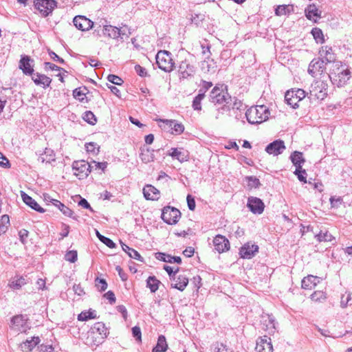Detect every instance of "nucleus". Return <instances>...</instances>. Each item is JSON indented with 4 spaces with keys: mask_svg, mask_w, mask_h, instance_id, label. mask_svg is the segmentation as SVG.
I'll use <instances>...</instances> for the list:
<instances>
[{
    "mask_svg": "<svg viewBox=\"0 0 352 352\" xmlns=\"http://www.w3.org/2000/svg\"><path fill=\"white\" fill-rule=\"evenodd\" d=\"M161 282L155 276H150L146 280V287L151 293H155L158 289Z\"/></svg>",
    "mask_w": 352,
    "mask_h": 352,
    "instance_id": "35",
    "label": "nucleus"
},
{
    "mask_svg": "<svg viewBox=\"0 0 352 352\" xmlns=\"http://www.w3.org/2000/svg\"><path fill=\"white\" fill-rule=\"evenodd\" d=\"M326 294L322 291H316L311 295L312 300L318 302L326 299Z\"/></svg>",
    "mask_w": 352,
    "mask_h": 352,
    "instance_id": "54",
    "label": "nucleus"
},
{
    "mask_svg": "<svg viewBox=\"0 0 352 352\" xmlns=\"http://www.w3.org/2000/svg\"><path fill=\"white\" fill-rule=\"evenodd\" d=\"M107 80L109 82L116 85H121L124 82L120 77L114 74H109L107 76Z\"/></svg>",
    "mask_w": 352,
    "mask_h": 352,
    "instance_id": "57",
    "label": "nucleus"
},
{
    "mask_svg": "<svg viewBox=\"0 0 352 352\" xmlns=\"http://www.w3.org/2000/svg\"><path fill=\"white\" fill-rule=\"evenodd\" d=\"M38 160L42 163H50L51 162L55 161L54 151L50 148H45L44 153L38 157Z\"/></svg>",
    "mask_w": 352,
    "mask_h": 352,
    "instance_id": "31",
    "label": "nucleus"
},
{
    "mask_svg": "<svg viewBox=\"0 0 352 352\" xmlns=\"http://www.w3.org/2000/svg\"><path fill=\"white\" fill-rule=\"evenodd\" d=\"M305 96V91L301 89L287 91L285 95V100L287 104L290 105L293 109H296L298 107V102L302 100Z\"/></svg>",
    "mask_w": 352,
    "mask_h": 352,
    "instance_id": "6",
    "label": "nucleus"
},
{
    "mask_svg": "<svg viewBox=\"0 0 352 352\" xmlns=\"http://www.w3.org/2000/svg\"><path fill=\"white\" fill-rule=\"evenodd\" d=\"M96 236L101 242L109 248H116V243L111 239L102 235L98 230H96Z\"/></svg>",
    "mask_w": 352,
    "mask_h": 352,
    "instance_id": "45",
    "label": "nucleus"
},
{
    "mask_svg": "<svg viewBox=\"0 0 352 352\" xmlns=\"http://www.w3.org/2000/svg\"><path fill=\"white\" fill-rule=\"evenodd\" d=\"M285 149V143L281 140H275L270 143L265 148V151L270 155L275 156L281 154Z\"/></svg>",
    "mask_w": 352,
    "mask_h": 352,
    "instance_id": "15",
    "label": "nucleus"
},
{
    "mask_svg": "<svg viewBox=\"0 0 352 352\" xmlns=\"http://www.w3.org/2000/svg\"><path fill=\"white\" fill-rule=\"evenodd\" d=\"M76 197L79 199V201H78V206L82 207L83 208L89 209L91 212H94L93 208L91 207L87 199L82 198L80 195H78Z\"/></svg>",
    "mask_w": 352,
    "mask_h": 352,
    "instance_id": "58",
    "label": "nucleus"
},
{
    "mask_svg": "<svg viewBox=\"0 0 352 352\" xmlns=\"http://www.w3.org/2000/svg\"><path fill=\"white\" fill-rule=\"evenodd\" d=\"M320 55L324 56L325 63H331L334 60V55L332 52V48L329 46L322 47L320 52Z\"/></svg>",
    "mask_w": 352,
    "mask_h": 352,
    "instance_id": "38",
    "label": "nucleus"
},
{
    "mask_svg": "<svg viewBox=\"0 0 352 352\" xmlns=\"http://www.w3.org/2000/svg\"><path fill=\"white\" fill-rule=\"evenodd\" d=\"M344 68L342 67L340 62H336L333 64L331 71L329 74L331 80L337 81V76L342 72Z\"/></svg>",
    "mask_w": 352,
    "mask_h": 352,
    "instance_id": "37",
    "label": "nucleus"
},
{
    "mask_svg": "<svg viewBox=\"0 0 352 352\" xmlns=\"http://www.w3.org/2000/svg\"><path fill=\"white\" fill-rule=\"evenodd\" d=\"M32 79L36 85H42L43 88L47 87L52 82V79L45 74L36 73L32 75Z\"/></svg>",
    "mask_w": 352,
    "mask_h": 352,
    "instance_id": "24",
    "label": "nucleus"
},
{
    "mask_svg": "<svg viewBox=\"0 0 352 352\" xmlns=\"http://www.w3.org/2000/svg\"><path fill=\"white\" fill-rule=\"evenodd\" d=\"M320 281V278L318 276L309 275L305 277L301 282L302 288L305 289H311L315 287Z\"/></svg>",
    "mask_w": 352,
    "mask_h": 352,
    "instance_id": "22",
    "label": "nucleus"
},
{
    "mask_svg": "<svg viewBox=\"0 0 352 352\" xmlns=\"http://www.w3.org/2000/svg\"><path fill=\"white\" fill-rule=\"evenodd\" d=\"M214 249L219 252L222 253L230 249V242L224 236L218 234L213 239Z\"/></svg>",
    "mask_w": 352,
    "mask_h": 352,
    "instance_id": "17",
    "label": "nucleus"
},
{
    "mask_svg": "<svg viewBox=\"0 0 352 352\" xmlns=\"http://www.w3.org/2000/svg\"><path fill=\"white\" fill-rule=\"evenodd\" d=\"M195 72V65L188 59L182 61L179 65L178 72L180 79L191 78L194 76Z\"/></svg>",
    "mask_w": 352,
    "mask_h": 352,
    "instance_id": "8",
    "label": "nucleus"
},
{
    "mask_svg": "<svg viewBox=\"0 0 352 352\" xmlns=\"http://www.w3.org/2000/svg\"><path fill=\"white\" fill-rule=\"evenodd\" d=\"M247 206L252 213L256 214H262L265 208V204L263 201L256 197H250L248 198Z\"/></svg>",
    "mask_w": 352,
    "mask_h": 352,
    "instance_id": "11",
    "label": "nucleus"
},
{
    "mask_svg": "<svg viewBox=\"0 0 352 352\" xmlns=\"http://www.w3.org/2000/svg\"><path fill=\"white\" fill-rule=\"evenodd\" d=\"M25 284V279L23 277H20L16 278V280H12L9 285L11 288L14 289H19Z\"/></svg>",
    "mask_w": 352,
    "mask_h": 352,
    "instance_id": "49",
    "label": "nucleus"
},
{
    "mask_svg": "<svg viewBox=\"0 0 352 352\" xmlns=\"http://www.w3.org/2000/svg\"><path fill=\"white\" fill-rule=\"evenodd\" d=\"M156 63L158 67L166 72H170L173 69L174 62L172 58L171 53L161 50L156 55Z\"/></svg>",
    "mask_w": 352,
    "mask_h": 352,
    "instance_id": "3",
    "label": "nucleus"
},
{
    "mask_svg": "<svg viewBox=\"0 0 352 352\" xmlns=\"http://www.w3.org/2000/svg\"><path fill=\"white\" fill-rule=\"evenodd\" d=\"M186 200L189 210L193 211L196 206L195 198L191 195H188Z\"/></svg>",
    "mask_w": 352,
    "mask_h": 352,
    "instance_id": "63",
    "label": "nucleus"
},
{
    "mask_svg": "<svg viewBox=\"0 0 352 352\" xmlns=\"http://www.w3.org/2000/svg\"><path fill=\"white\" fill-rule=\"evenodd\" d=\"M102 32L104 35H107L112 38H117L121 35V30L112 25H105L103 27Z\"/></svg>",
    "mask_w": 352,
    "mask_h": 352,
    "instance_id": "30",
    "label": "nucleus"
},
{
    "mask_svg": "<svg viewBox=\"0 0 352 352\" xmlns=\"http://www.w3.org/2000/svg\"><path fill=\"white\" fill-rule=\"evenodd\" d=\"M85 91H88L87 87H84L82 88V87L76 88L73 91V96L76 99H78V100H80V102H84L85 99L87 98L85 96L87 94V92H85Z\"/></svg>",
    "mask_w": 352,
    "mask_h": 352,
    "instance_id": "41",
    "label": "nucleus"
},
{
    "mask_svg": "<svg viewBox=\"0 0 352 352\" xmlns=\"http://www.w3.org/2000/svg\"><path fill=\"white\" fill-rule=\"evenodd\" d=\"M258 250V247L256 245L250 243L245 244L241 248L239 254L243 258L250 259L252 258L256 252Z\"/></svg>",
    "mask_w": 352,
    "mask_h": 352,
    "instance_id": "18",
    "label": "nucleus"
},
{
    "mask_svg": "<svg viewBox=\"0 0 352 352\" xmlns=\"http://www.w3.org/2000/svg\"><path fill=\"white\" fill-rule=\"evenodd\" d=\"M168 349L166 338L161 335L158 337L156 346L153 349L152 352H166Z\"/></svg>",
    "mask_w": 352,
    "mask_h": 352,
    "instance_id": "34",
    "label": "nucleus"
},
{
    "mask_svg": "<svg viewBox=\"0 0 352 352\" xmlns=\"http://www.w3.org/2000/svg\"><path fill=\"white\" fill-rule=\"evenodd\" d=\"M72 168L74 174L79 179L86 178L91 172V165L85 160L75 161L73 162Z\"/></svg>",
    "mask_w": 352,
    "mask_h": 352,
    "instance_id": "7",
    "label": "nucleus"
},
{
    "mask_svg": "<svg viewBox=\"0 0 352 352\" xmlns=\"http://www.w3.org/2000/svg\"><path fill=\"white\" fill-rule=\"evenodd\" d=\"M209 100L214 105L220 106L217 109L216 119L219 118L220 109L223 111L230 110V105L232 101L231 96L228 92L227 87L224 85H216L210 93Z\"/></svg>",
    "mask_w": 352,
    "mask_h": 352,
    "instance_id": "1",
    "label": "nucleus"
},
{
    "mask_svg": "<svg viewBox=\"0 0 352 352\" xmlns=\"http://www.w3.org/2000/svg\"><path fill=\"white\" fill-rule=\"evenodd\" d=\"M40 342V338L38 336H34L31 340H27L22 344V348L27 351H32L38 343Z\"/></svg>",
    "mask_w": 352,
    "mask_h": 352,
    "instance_id": "40",
    "label": "nucleus"
},
{
    "mask_svg": "<svg viewBox=\"0 0 352 352\" xmlns=\"http://www.w3.org/2000/svg\"><path fill=\"white\" fill-rule=\"evenodd\" d=\"M154 150L149 148L146 146L140 148V157L143 163L147 164L154 161Z\"/></svg>",
    "mask_w": 352,
    "mask_h": 352,
    "instance_id": "25",
    "label": "nucleus"
},
{
    "mask_svg": "<svg viewBox=\"0 0 352 352\" xmlns=\"http://www.w3.org/2000/svg\"><path fill=\"white\" fill-rule=\"evenodd\" d=\"M161 217L167 224L175 225L179 221L181 217V212L176 208L166 206L162 210Z\"/></svg>",
    "mask_w": 352,
    "mask_h": 352,
    "instance_id": "5",
    "label": "nucleus"
},
{
    "mask_svg": "<svg viewBox=\"0 0 352 352\" xmlns=\"http://www.w3.org/2000/svg\"><path fill=\"white\" fill-rule=\"evenodd\" d=\"M157 121L162 122L166 123L168 128L171 129L172 133L175 135H179L184 131V126L175 120H162L159 119Z\"/></svg>",
    "mask_w": 352,
    "mask_h": 352,
    "instance_id": "19",
    "label": "nucleus"
},
{
    "mask_svg": "<svg viewBox=\"0 0 352 352\" xmlns=\"http://www.w3.org/2000/svg\"><path fill=\"white\" fill-rule=\"evenodd\" d=\"M155 258L160 261L173 263H176L180 264L182 263V258L179 256H173L170 254H167L163 252H157L155 254Z\"/></svg>",
    "mask_w": 352,
    "mask_h": 352,
    "instance_id": "27",
    "label": "nucleus"
},
{
    "mask_svg": "<svg viewBox=\"0 0 352 352\" xmlns=\"http://www.w3.org/2000/svg\"><path fill=\"white\" fill-rule=\"evenodd\" d=\"M289 6L281 5L276 7L275 14L277 16L285 15L289 12Z\"/></svg>",
    "mask_w": 352,
    "mask_h": 352,
    "instance_id": "56",
    "label": "nucleus"
},
{
    "mask_svg": "<svg viewBox=\"0 0 352 352\" xmlns=\"http://www.w3.org/2000/svg\"><path fill=\"white\" fill-rule=\"evenodd\" d=\"M246 180L248 182V186L250 188H259V186H261V182L259 179L254 176L246 177Z\"/></svg>",
    "mask_w": 352,
    "mask_h": 352,
    "instance_id": "52",
    "label": "nucleus"
},
{
    "mask_svg": "<svg viewBox=\"0 0 352 352\" xmlns=\"http://www.w3.org/2000/svg\"><path fill=\"white\" fill-rule=\"evenodd\" d=\"M290 160L292 164L296 166V168H300L302 167V164L305 162L302 153L296 151H294L291 154Z\"/></svg>",
    "mask_w": 352,
    "mask_h": 352,
    "instance_id": "28",
    "label": "nucleus"
},
{
    "mask_svg": "<svg viewBox=\"0 0 352 352\" xmlns=\"http://www.w3.org/2000/svg\"><path fill=\"white\" fill-rule=\"evenodd\" d=\"M263 329L268 331L269 334H273L276 330V322L272 316L267 315L266 318H263L262 321Z\"/></svg>",
    "mask_w": 352,
    "mask_h": 352,
    "instance_id": "26",
    "label": "nucleus"
},
{
    "mask_svg": "<svg viewBox=\"0 0 352 352\" xmlns=\"http://www.w3.org/2000/svg\"><path fill=\"white\" fill-rule=\"evenodd\" d=\"M27 318L23 315H17L12 318L10 328L16 331L23 332L26 331Z\"/></svg>",
    "mask_w": 352,
    "mask_h": 352,
    "instance_id": "16",
    "label": "nucleus"
},
{
    "mask_svg": "<svg viewBox=\"0 0 352 352\" xmlns=\"http://www.w3.org/2000/svg\"><path fill=\"white\" fill-rule=\"evenodd\" d=\"M132 334L133 338L138 342H141L142 341V333L140 328L139 327L135 326L132 328Z\"/></svg>",
    "mask_w": 352,
    "mask_h": 352,
    "instance_id": "59",
    "label": "nucleus"
},
{
    "mask_svg": "<svg viewBox=\"0 0 352 352\" xmlns=\"http://www.w3.org/2000/svg\"><path fill=\"white\" fill-rule=\"evenodd\" d=\"M188 284V278L184 275H179L175 283H171V287L177 289L182 292L185 289Z\"/></svg>",
    "mask_w": 352,
    "mask_h": 352,
    "instance_id": "29",
    "label": "nucleus"
},
{
    "mask_svg": "<svg viewBox=\"0 0 352 352\" xmlns=\"http://www.w3.org/2000/svg\"><path fill=\"white\" fill-rule=\"evenodd\" d=\"M306 17L314 22H317L318 18L321 17V12L317 8L315 4H309L305 10Z\"/></svg>",
    "mask_w": 352,
    "mask_h": 352,
    "instance_id": "20",
    "label": "nucleus"
},
{
    "mask_svg": "<svg viewBox=\"0 0 352 352\" xmlns=\"http://www.w3.org/2000/svg\"><path fill=\"white\" fill-rule=\"evenodd\" d=\"M213 352H231L222 343H217L213 349Z\"/></svg>",
    "mask_w": 352,
    "mask_h": 352,
    "instance_id": "62",
    "label": "nucleus"
},
{
    "mask_svg": "<svg viewBox=\"0 0 352 352\" xmlns=\"http://www.w3.org/2000/svg\"><path fill=\"white\" fill-rule=\"evenodd\" d=\"M96 318V314L95 311H82L78 316V320L80 321H86L89 319H93Z\"/></svg>",
    "mask_w": 352,
    "mask_h": 352,
    "instance_id": "43",
    "label": "nucleus"
},
{
    "mask_svg": "<svg viewBox=\"0 0 352 352\" xmlns=\"http://www.w3.org/2000/svg\"><path fill=\"white\" fill-rule=\"evenodd\" d=\"M48 54L50 56V58L55 62H58L60 64H64L65 63V60L59 57L55 52H54L52 50H48Z\"/></svg>",
    "mask_w": 352,
    "mask_h": 352,
    "instance_id": "64",
    "label": "nucleus"
},
{
    "mask_svg": "<svg viewBox=\"0 0 352 352\" xmlns=\"http://www.w3.org/2000/svg\"><path fill=\"white\" fill-rule=\"evenodd\" d=\"M328 85L323 80H316L310 86V98L322 100L327 96Z\"/></svg>",
    "mask_w": 352,
    "mask_h": 352,
    "instance_id": "4",
    "label": "nucleus"
},
{
    "mask_svg": "<svg viewBox=\"0 0 352 352\" xmlns=\"http://www.w3.org/2000/svg\"><path fill=\"white\" fill-rule=\"evenodd\" d=\"M78 253L76 250H69L65 254V259L70 263H75L77 261Z\"/></svg>",
    "mask_w": 352,
    "mask_h": 352,
    "instance_id": "53",
    "label": "nucleus"
},
{
    "mask_svg": "<svg viewBox=\"0 0 352 352\" xmlns=\"http://www.w3.org/2000/svg\"><path fill=\"white\" fill-rule=\"evenodd\" d=\"M96 286L98 289V290L103 292L107 288V283L104 279H99L97 278L96 280Z\"/></svg>",
    "mask_w": 352,
    "mask_h": 352,
    "instance_id": "60",
    "label": "nucleus"
},
{
    "mask_svg": "<svg viewBox=\"0 0 352 352\" xmlns=\"http://www.w3.org/2000/svg\"><path fill=\"white\" fill-rule=\"evenodd\" d=\"M21 197L23 201V202L29 206L33 210L38 212H44L45 210L39 206V204L33 199L31 197H30L28 195H27L25 192L21 191Z\"/></svg>",
    "mask_w": 352,
    "mask_h": 352,
    "instance_id": "23",
    "label": "nucleus"
},
{
    "mask_svg": "<svg viewBox=\"0 0 352 352\" xmlns=\"http://www.w3.org/2000/svg\"><path fill=\"white\" fill-rule=\"evenodd\" d=\"M255 350L256 352H273L270 338L267 336L260 337L256 341Z\"/></svg>",
    "mask_w": 352,
    "mask_h": 352,
    "instance_id": "14",
    "label": "nucleus"
},
{
    "mask_svg": "<svg viewBox=\"0 0 352 352\" xmlns=\"http://www.w3.org/2000/svg\"><path fill=\"white\" fill-rule=\"evenodd\" d=\"M311 34L317 43H323L324 42L323 33L321 29L318 28H314L311 30Z\"/></svg>",
    "mask_w": 352,
    "mask_h": 352,
    "instance_id": "46",
    "label": "nucleus"
},
{
    "mask_svg": "<svg viewBox=\"0 0 352 352\" xmlns=\"http://www.w3.org/2000/svg\"><path fill=\"white\" fill-rule=\"evenodd\" d=\"M88 153L96 155L99 153V146L94 142H89L85 144Z\"/></svg>",
    "mask_w": 352,
    "mask_h": 352,
    "instance_id": "55",
    "label": "nucleus"
},
{
    "mask_svg": "<svg viewBox=\"0 0 352 352\" xmlns=\"http://www.w3.org/2000/svg\"><path fill=\"white\" fill-rule=\"evenodd\" d=\"M92 331L94 332L96 331L97 333H98L101 336H102V335L106 336L107 330L103 323L96 322L92 327Z\"/></svg>",
    "mask_w": 352,
    "mask_h": 352,
    "instance_id": "51",
    "label": "nucleus"
},
{
    "mask_svg": "<svg viewBox=\"0 0 352 352\" xmlns=\"http://www.w3.org/2000/svg\"><path fill=\"white\" fill-rule=\"evenodd\" d=\"M171 151L170 155L172 157L178 160L181 162L188 160V155L185 152L175 148H172Z\"/></svg>",
    "mask_w": 352,
    "mask_h": 352,
    "instance_id": "39",
    "label": "nucleus"
},
{
    "mask_svg": "<svg viewBox=\"0 0 352 352\" xmlns=\"http://www.w3.org/2000/svg\"><path fill=\"white\" fill-rule=\"evenodd\" d=\"M10 223V219L9 216L7 214H3L1 217V219L0 220V235L2 234H4L7 229H8V225Z\"/></svg>",
    "mask_w": 352,
    "mask_h": 352,
    "instance_id": "48",
    "label": "nucleus"
},
{
    "mask_svg": "<svg viewBox=\"0 0 352 352\" xmlns=\"http://www.w3.org/2000/svg\"><path fill=\"white\" fill-rule=\"evenodd\" d=\"M44 65H45V70H52V71H64L65 72L63 68L56 65L55 64H53L52 63H50V62H45L44 63Z\"/></svg>",
    "mask_w": 352,
    "mask_h": 352,
    "instance_id": "61",
    "label": "nucleus"
},
{
    "mask_svg": "<svg viewBox=\"0 0 352 352\" xmlns=\"http://www.w3.org/2000/svg\"><path fill=\"white\" fill-rule=\"evenodd\" d=\"M34 7L44 16H47L56 7V2L54 0H35Z\"/></svg>",
    "mask_w": 352,
    "mask_h": 352,
    "instance_id": "9",
    "label": "nucleus"
},
{
    "mask_svg": "<svg viewBox=\"0 0 352 352\" xmlns=\"http://www.w3.org/2000/svg\"><path fill=\"white\" fill-rule=\"evenodd\" d=\"M298 177V180L303 182L307 183V173L305 169H302V167L300 168H296L294 173Z\"/></svg>",
    "mask_w": 352,
    "mask_h": 352,
    "instance_id": "50",
    "label": "nucleus"
},
{
    "mask_svg": "<svg viewBox=\"0 0 352 352\" xmlns=\"http://www.w3.org/2000/svg\"><path fill=\"white\" fill-rule=\"evenodd\" d=\"M204 92H199L198 95L195 97L192 101V107L195 111L201 110V100L204 98Z\"/></svg>",
    "mask_w": 352,
    "mask_h": 352,
    "instance_id": "44",
    "label": "nucleus"
},
{
    "mask_svg": "<svg viewBox=\"0 0 352 352\" xmlns=\"http://www.w3.org/2000/svg\"><path fill=\"white\" fill-rule=\"evenodd\" d=\"M201 69L204 73H214L216 71V65L213 60L206 59L201 63Z\"/></svg>",
    "mask_w": 352,
    "mask_h": 352,
    "instance_id": "33",
    "label": "nucleus"
},
{
    "mask_svg": "<svg viewBox=\"0 0 352 352\" xmlns=\"http://www.w3.org/2000/svg\"><path fill=\"white\" fill-rule=\"evenodd\" d=\"M143 194L147 200H158L160 191L152 185H146L143 188Z\"/></svg>",
    "mask_w": 352,
    "mask_h": 352,
    "instance_id": "21",
    "label": "nucleus"
},
{
    "mask_svg": "<svg viewBox=\"0 0 352 352\" xmlns=\"http://www.w3.org/2000/svg\"><path fill=\"white\" fill-rule=\"evenodd\" d=\"M315 238L318 242H331L336 239L328 230H320L319 233L315 234Z\"/></svg>",
    "mask_w": 352,
    "mask_h": 352,
    "instance_id": "32",
    "label": "nucleus"
},
{
    "mask_svg": "<svg viewBox=\"0 0 352 352\" xmlns=\"http://www.w3.org/2000/svg\"><path fill=\"white\" fill-rule=\"evenodd\" d=\"M82 118L85 122L91 125H94L97 122L96 116L91 111H85L83 113Z\"/></svg>",
    "mask_w": 352,
    "mask_h": 352,
    "instance_id": "47",
    "label": "nucleus"
},
{
    "mask_svg": "<svg viewBox=\"0 0 352 352\" xmlns=\"http://www.w3.org/2000/svg\"><path fill=\"white\" fill-rule=\"evenodd\" d=\"M34 60L29 56L21 55L19 67L25 75H32L34 72Z\"/></svg>",
    "mask_w": 352,
    "mask_h": 352,
    "instance_id": "13",
    "label": "nucleus"
},
{
    "mask_svg": "<svg viewBox=\"0 0 352 352\" xmlns=\"http://www.w3.org/2000/svg\"><path fill=\"white\" fill-rule=\"evenodd\" d=\"M122 243V250L127 253V254L132 258L136 259L138 261H143V258L141 256V255L139 254L138 251L129 248L128 245Z\"/></svg>",
    "mask_w": 352,
    "mask_h": 352,
    "instance_id": "36",
    "label": "nucleus"
},
{
    "mask_svg": "<svg viewBox=\"0 0 352 352\" xmlns=\"http://www.w3.org/2000/svg\"><path fill=\"white\" fill-rule=\"evenodd\" d=\"M270 115L268 108L265 105L252 107L245 112V117L252 124H260L267 120Z\"/></svg>",
    "mask_w": 352,
    "mask_h": 352,
    "instance_id": "2",
    "label": "nucleus"
},
{
    "mask_svg": "<svg viewBox=\"0 0 352 352\" xmlns=\"http://www.w3.org/2000/svg\"><path fill=\"white\" fill-rule=\"evenodd\" d=\"M327 63L320 58H314L309 63L308 72L314 77L322 75L326 70Z\"/></svg>",
    "mask_w": 352,
    "mask_h": 352,
    "instance_id": "10",
    "label": "nucleus"
},
{
    "mask_svg": "<svg viewBox=\"0 0 352 352\" xmlns=\"http://www.w3.org/2000/svg\"><path fill=\"white\" fill-rule=\"evenodd\" d=\"M350 71L347 69H344L342 72L337 76V81L338 86H342L349 80L351 76Z\"/></svg>",
    "mask_w": 352,
    "mask_h": 352,
    "instance_id": "42",
    "label": "nucleus"
},
{
    "mask_svg": "<svg viewBox=\"0 0 352 352\" xmlns=\"http://www.w3.org/2000/svg\"><path fill=\"white\" fill-rule=\"evenodd\" d=\"M73 23L75 27L81 31H87L94 27V22L82 15L76 16Z\"/></svg>",
    "mask_w": 352,
    "mask_h": 352,
    "instance_id": "12",
    "label": "nucleus"
}]
</instances>
